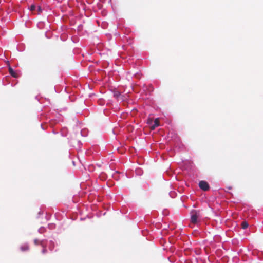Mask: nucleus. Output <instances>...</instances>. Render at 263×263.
<instances>
[{"label": "nucleus", "mask_w": 263, "mask_h": 263, "mask_svg": "<svg viewBox=\"0 0 263 263\" xmlns=\"http://www.w3.org/2000/svg\"><path fill=\"white\" fill-rule=\"evenodd\" d=\"M135 110L136 111H137V110H136V109H133V114L134 113V112L135 111Z\"/></svg>", "instance_id": "obj_11"}, {"label": "nucleus", "mask_w": 263, "mask_h": 263, "mask_svg": "<svg viewBox=\"0 0 263 263\" xmlns=\"http://www.w3.org/2000/svg\"><path fill=\"white\" fill-rule=\"evenodd\" d=\"M20 249L22 251H26L29 250V246L27 244L23 245L20 247Z\"/></svg>", "instance_id": "obj_6"}, {"label": "nucleus", "mask_w": 263, "mask_h": 263, "mask_svg": "<svg viewBox=\"0 0 263 263\" xmlns=\"http://www.w3.org/2000/svg\"><path fill=\"white\" fill-rule=\"evenodd\" d=\"M35 8H36L35 6L34 5H32L31 6L30 9L31 11H33L35 10Z\"/></svg>", "instance_id": "obj_8"}, {"label": "nucleus", "mask_w": 263, "mask_h": 263, "mask_svg": "<svg viewBox=\"0 0 263 263\" xmlns=\"http://www.w3.org/2000/svg\"><path fill=\"white\" fill-rule=\"evenodd\" d=\"M9 72L11 76H12L13 77L15 78L18 77V74L14 71V70L10 66H9Z\"/></svg>", "instance_id": "obj_4"}, {"label": "nucleus", "mask_w": 263, "mask_h": 263, "mask_svg": "<svg viewBox=\"0 0 263 263\" xmlns=\"http://www.w3.org/2000/svg\"><path fill=\"white\" fill-rule=\"evenodd\" d=\"M37 10H38V12H39V14H40V13H41V12H42V9H41V7H40V6H39V7H38Z\"/></svg>", "instance_id": "obj_9"}, {"label": "nucleus", "mask_w": 263, "mask_h": 263, "mask_svg": "<svg viewBox=\"0 0 263 263\" xmlns=\"http://www.w3.org/2000/svg\"><path fill=\"white\" fill-rule=\"evenodd\" d=\"M135 76L136 77L138 78V73H137V74H136L135 75Z\"/></svg>", "instance_id": "obj_12"}, {"label": "nucleus", "mask_w": 263, "mask_h": 263, "mask_svg": "<svg viewBox=\"0 0 263 263\" xmlns=\"http://www.w3.org/2000/svg\"><path fill=\"white\" fill-rule=\"evenodd\" d=\"M199 187L204 191H208L210 189L209 184L206 181H201L199 183Z\"/></svg>", "instance_id": "obj_3"}, {"label": "nucleus", "mask_w": 263, "mask_h": 263, "mask_svg": "<svg viewBox=\"0 0 263 263\" xmlns=\"http://www.w3.org/2000/svg\"><path fill=\"white\" fill-rule=\"evenodd\" d=\"M200 216V212L197 210H192L191 213V221L193 224L197 223V219Z\"/></svg>", "instance_id": "obj_1"}, {"label": "nucleus", "mask_w": 263, "mask_h": 263, "mask_svg": "<svg viewBox=\"0 0 263 263\" xmlns=\"http://www.w3.org/2000/svg\"><path fill=\"white\" fill-rule=\"evenodd\" d=\"M159 125V120L158 118H157L154 121V124L151 126V128L152 130H154L156 127Z\"/></svg>", "instance_id": "obj_5"}, {"label": "nucleus", "mask_w": 263, "mask_h": 263, "mask_svg": "<svg viewBox=\"0 0 263 263\" xmlns=\"http://www.w3.org/2000/svg\"><path fill=\"white\" fill-rule=\"evenodd\" d=\"M113 96L118 101H126L127 100V98L125 96L121 95V93L119 91H117L114 92Z\"/></svg>", "instance_id": "obj_2"}, {"label": "nucleus", "mask_w": 263, "mask_h": 263, "mask_svg": "<svg viewBox=\"0 0 263 263\" xmlns=\"http://www.w3.org/2000/svg\"><path fill=\"white\" fill-rule=\"evenodd\" d=\"M232 187H231V186L228 187V189H230V190L232 189Z\"/></svg>", "instance_id": "obj_13"}, {"label": "nucleus", "mask_w": 263, "mask_h": 263, "mask_svg": "<svg viewBox=\"0 0 263 263\" xmlns=\"http://www.w3.org/2000/svg\"><path fill=\"white\" fill-rule=\"evenodd\" d=\"M47 252V250L45 248H44L42 250V253L43 254H45Z\"/></svg>", "instance_id": "obj_10"}, {"label": "nucleus", "mask_w": 263, "mask_h": 263, "mask_svg": "<svg viewBox=\"0 0 263 263\" xmlns=\"http://www.w3.org/2000/svg\"><path fill=\"white\" fill-rule=\"evenodd\" d=\"M249 224L246 221H243L241 223V227L242 229H245L248 228Z\"/></svg>", "instance_id": "obj_7"}]
</instances>
